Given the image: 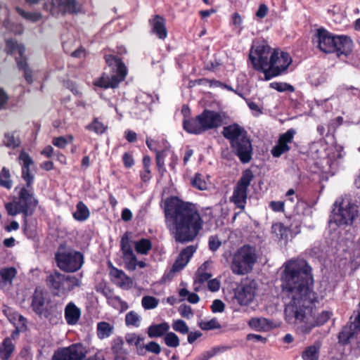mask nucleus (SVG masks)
<instances>
[{"instance_id": "50", "label": "nucleus", "mask_w": 360, "mask_h": 360, "mask_svg": "<svg viewBox=\"0 0 360 360\" xmlns=\"http://www.w3.org/2000/svg\"><path fill=\"white\" fill-rule=\"evenodd\" d=\"M172 326L173 330L179 333L185 335L189 332V328L188 325L184 321L181 319L173 321Z\"/></svg>"}, {"instance_id": "48", "label": "nucleus", "mask_w": 360, "mask_h": 360, "mask_svg": "<svg viewBox=\"0 0 360 360\" xmlns=\"http://www.w3.org/2000/svg\"><path fill=\"white\" fill-rule=\"evenodd\" d=\"M0 186L10 189L12 187L10 172L5 167L0 172Z\"/></svg>"}, {"instance_id": "13", "label": "nucleus", "mask_w": 360, "mask_h": 360, "mask_svg": "<svg viewBox=\"0 0 360 360\" xmlns=\"http://www.w3.org/2000/svg\"><path fill=\"white\" fill-rule=\"evenodd\" d=\"M44 9L52 15L76 13L79 11V6L76 0H51L44 4Z\"/></svg>"}, {"instance_id": "40", "label": "nucleus", "mask_w": 360, "mask_h": 360, "mask_svg": "<svg viewBox=\"0 0 360 360\" xmlns=\"http://www.w3.org/2000/svg\"><path fill=\"white\" fill-rule=\"evenodd\" d=\"M123 260L127 270L131 271L136 270L137 258L133 251L123 254Z\"/></svg>"}, {"instance_id": "9", "label": "nucleus", "mask_w": 360, "mask_h": 360, "mask_svg": "<svg viewBox=\"0 0 360 360\" xmlns=\"http://www.w3.org/2000/svg\"><path fill=\"white\" fill-rule=\"evenodd\" d=\"M272 49L265 42L254 44L249 53V59L255 70L264 73V79L269 65Z\"/></svg>"}, {"instance_id": "42", "label": "nucleus", "mask_w": 360, "mask_h": 360, "mask_svg": "<svg viewBox=\"0 0 360 360\" xmlns=\"http://www.w3.org/2000/svg\"><path fill=\"white\" fill-rule=\"evenodd\" d=\"M8 320L13 324L14 326H22V316L11 309H5L4 311Z\"/></svg>"}, {"instance_id": "12", "label": "nucleus", "mask_w": 360, "mask_h": 360, "mask_svg": "<svg viewBox=\"0 0 360 360\" xmlns=\"http://www.w3.org/2000/svg\"><path fill=\"white\" fill-rule=\"evenodd\" d=\"M269 65L266 73L265 80H270L283 73L292 62L288 53L279 50H272Z\"/></svg>"}, {"instance_id": "24", "label": "nucleus", "mask_w": 360, "mask_h": 360, "mask_svg": "<svg viewBox=\"0 0 360 360\" xmlns=\"http://www.w3.org/2000/svg\"><path fill=\"white\" fill-rule=\"evenodd\" d=\"M65 319L70 326L76 325L81 316V309L76 304L70 302L65 307Z\"/></svg>"}, {"instance_id": "60", "label": "nucleus", "mask_w": 360, "mask_h": 360, "mask_svg": "<svg viewBox=\"0 0 360 360\" xmlns=\"http://www.w3.org/2000/svg\"><path fill=\"white\" fill-rule=\"evenodd\" d=\"M143 338L140 336L136 335L134 333L132 334H128L126 336V340L127 342L130 345H135L136 346H138L139 343L143 341Z\"/></svg>"}, {"instance_id": "18", "label": "nucleus", "mask_w": 360, "mask_h": 360, "mask_svg": "<svg viewBox=\"0 0 360 360\" xmlns=\"http://www.w3.org/2000/svg\"><path fill=\"white\" fill-rule=\"evenodd\" d=\"M335 35L324 29H319L315 35L314 43L318 44L319 48L325 53H334V40Z\"/></svg>"}, {"instance_id": "61", "label": "nucleus", "mask_w": 360, "mask_h": 360, "mask_svg": "<svg viewBox=\"0 0 360 360\" xmlns=\"http://www.w3.org/2000/svg\"><path fill=\"white\" fill-rule=\"evenodd\" d=\"M214 313L222 312L224 310V304L220 300H214L211 306Z\"/></svg>"}, {"instance_id": "15", "label": "nucleus", "mask_w": 360, "mask_h": 360, "mask_svg": "<svg viewBox=\"0 0 360 360\" xmlns=\"http://www.w3.org/2000/svg\"><path fill=\"white\" fill-rule=\"evenodd\" d=\"M86 356V351L80 344L72 345L57 350L51 360H82Z\"/></svg>"}, {"instance_id": "64", "label": "nucleus", "mask_w": 360, "mask_h": 360, "mask_svg": "<svg viewBox=\"0 0 360 360\" xmlns=\"http://www.w3.org/2000/svg\"><path fill=\"white\" fill-rule=\"evenodd\" d=\"M269 206L275 212H282L284 210V202L283 201H271Z\"/></svg>"}, {"instance_id": "23", "label": "nucleus", "mask_w": 360, "mask_h": 360, "mask_svg": "<svg viewBox=\"0 0 360 360\" xmlns=\"http://www.w3.org/2000/svg\"><path fill=\"white\" fill-rule=\"evenodd\" d=\"M112 282L117 286L123 289H129L131 288L133 282L123 271L113 267L110 272Z\"/></svg>"}, {"instance_id": "49", "label": "nucleus", "mask_w": 360, "mask_h": 360, "mask_svg": "<svg viewBox=\"0 0 360 360\" xmlns=\"http://www.w3.org/2000/svg\"><path fill=\"white\" fill-rule=\"evenodd\" d=\"M73 136L68 135L67 136H58L53 139L52 143L59 148H64L69 143L72 142Z\"/></svg>"}, {"instance_id": "36", "label": "nucleus", "mask_w": 360, "mask_h": 360, "mask_svg": "<svg viewBox=\"0 0 360 360\" xmlns=\"http://www.w3.org/2000/svg\"><path fill=\"white\" fill-rule=\"evenodd\" d=\"M90 215V212L86 205L82 201L79 202L76 206V211L73 213L75 219L79 221L86 220Z\"/></svg>"}, {"instance_id": "21", "label": "nucleus", "mask_w": 360, "mask_h": 360, "mask_svg": "<svg viewBox=\"0 0 360 360\" xmlns=\"http://www.w3.org/2000/svg\"><path fill=\"white\" fill-rule=\"evenodd\" d=\"M333 46H334V53H336L338 56H347L352 51V41L347 36L335 35Z\"/></svg>"}, {"instance_id": "62", "label": "nucleus", "mask_w": 360, "mask_h": 360, "mask_svg": "<svg viewBox=\"0 0 360 360\" xmlns=\"http://www.w3.org/2000/svg\"><path fill=\"white\" fill-rule=\"evenodd\" d=\"M122 160L126 167H131L134 164V160L131 154L125 153L123 155Z\"/></svg>"}, {"instance_id": "11", "label": "nucleus", "mask_w": 360, "mask_h": 360, "mask_svg": "<svg viewBox=\"0 0 360 360\" xmlns=\"http://www.w3.org/2000/svg\"><path fill=\"white\" fill-rule=\"evenodd\" d=\"M33 310L41 316L51 319L58 313L56 305L49 304L48 293L40 288H36L32 297Z\"/></svg>"}, {"instance_id": "43", "label": "nucleus", "mask_w": 360, "mask_h": 360, "mask_svg": "<svg viewBox=\"0 0 360 360\" xmlns=\"http://www.w3.org/2000/svg\"><path fill=\"white\" fill-rule=\"evenodd\" d=\"M86 129L89 131H92L98 134H103L107 127L101 121L98 120V119L95 118L91 124L86 126Z\"/></svg>"}, {"instance_id": "47", "label": "nucleus", "mask_w": 360, "mask_h": 360, "mask_svg": "<svg viewBox=\"0 0 360 360\" xmlns=\"http://www.w3.org/2000/svg\"><path fill=\"white\" fill-rule=\"evenodd\" d=\"M199 327L203 330L221 328V325L217 319L214 318L209 321H201L198 323Z\"/></svg>"}, {"instance_id": "35", "label": "nucleus", "mask_w": 360, "mask_h": 360, "mask_svg": "<svg viewBox=\"0 0 360 360\" xmlns=\"http://www.w3.org/2000/svg\"><path fill=\"white\" fill-rule=\"evenodd\" d=\"M97 336L99 339H105L111 335L114 330V326L105 321L97 323Z\"/></svg>"}, {"instance_id": "38", "label": "nucleus", "mask_w": 360, "mask_h": 360, "mask_svg": "<svg viewBox=\"0 0 360 360\" xmlns=\"http://www.w3.org/2000/svg\"><path fill=\"white\" fill-rule=\"evenodd\" d=\"M231 347L229 346H217L212 348L211 349L206 351L201 354L196 358L195 360H209L210 358L214 356L217 354L224 352Z\"/></svg>"}, {"instance_id": "22", "label": "nucleus", "mask_w": 360, "mask_h": 360, "mask_svg": "<svg viewBox=\"0 0 360 360\" xmlns=\"http://www.w3.org/2000/svg\"><path fill=\"white\" fill-rule=\"evenodd\" d=\"M195 251V248L193 245H189L184 248L174 263L171 271L172 272H178L183 269L189 262Z\"/></svg>"}, {"instance_id": "52", "label": "nucleus", "mask_w": 360, "mask_h": 360, "mask_svg": "<svg viewBox=\"0 0 360 360\" xmlns=\"http://www.w3.org/2000/svg\"><path fill=\"white\" fill-rule=\"evenodd\" d=\"M24 78L28 84H32L38 79V72H34L24 62Z\"/></svg>"}, {"instance_id": "41", "label": "nucleus", "mask_w": 360, "mask_h": 360, "mask_svg": "<svg viewBox=\"0 0 360 360\" xmlns=\"http://www.w3.org/2000/svg\"><path fill=\"white\" fill-rule=\"evenodd\" d=\"M81 277H77L75 276H65V294L76 287H79L81 285Z\"/></svg>"}, {"instance_id": "19", "label": "nucleus", "mask_w": 360, "mask_h": 360, "mask_svg": "<svg viewBox=\"0 0 360 360\" xmlns=\"http://www.w3.org/2000/svg\"><path fill=\"white\" fill-rule=\"evenodd\" d=\"M200 116L205 131L217 128L223 124V117L221 115L217 112L205 110L200 114Z\"/></svg>"}, {"instance_id": "32", "label": "nucleus", "mask_w": 360, "mask_h": 360, "mask_svg": "<svg viewBox=\"0 0 360 360\" xmlns=\"http://www.w3.org/2000/svg\"><path fill=\"white\" fill-rule=\"evenodd\" d=\"M15 350V344L11 338H6L0 344V359L8 360Z\"/></svg>"}, {"instance_id": "17", "label": "nucleus", "mask_w": 360, "mask_h": 360, "mask_svg": "<svg viewBox=\"0 0 360 360\" xmlns=\"http://www.w3.org/2000/svg\"><path fill=\"white\" fill-rule=\"evenodd\" d=\"M65 275L54 271L46 278V284L54 295L61 296L65 295Z\"/></svg>"}, {"instance_id": "63", "label": "nucleus", "mask_w": 360, "mask_h": 360, "mask_svg": "<svg viewBox=\"0 0 360 360\" xmlns=\"http://www.w3.org/2000/svg\"><path fill=\"white\" fill-rule=\"evenodd\" d=\"M208 289L212 292H216L219 290L220 281L217 278L210 280L207 283Z\"/></svg>"}, {"instance_id": "20", "label": "nucleus", "mask_w": 360, "mask_h": 360, "mask_svg": "<svg viewBox=\"0 0 360 360\" xmlns=\"http://www.w3.org/2000/svg\"><path fill=\"white\" fill-rule=\"evenodd\" d=\"M295 134V131L293 129H290L280 136L278 143L271 150L274 157H280L282 154L290 150L288 143L292 142Z\"/></svg>"}, {"instance_id": "16", "label": "nucleus", "mask_w": 360, "mask_h": 360, "mask_svg": "<svg viewBox=\"0 0 360 360\" xmlns=\"http://www.w3.org/2000/svg\"><path fill=\"white\" fill-rule=\"evenodd\" d=\"M350 319L349 326L344 327L338 336L340 342L342 344H347L354 334L360 330V302Z\"/></svg>"}, {"instance_id": "54", "label": "nucleus", "mask_w": 360, "mask_h": 360, "mask_svg": "<svg viewBox=\"0 0 360 360\" xmlns=\"http://www.w3.org/2000/svg\"><path fill=\"white\" fill-rule=\"evenodd\" d=\"M270 86L273 89L280 92H293L295 90L294 87L292 85L283 82H272L270 84Z\"/></svg>"}, {"instance_id": "6", "label": "nucleus", "mask_w": 360, "mask_h": 360, "mask_svg": "<svg viewBox=\"0 0 360 360\" xmlns=\"http://www.w3.org/2000/svg\"><path fill=\"white\" fill-rule=\"evenodd\" d=\"M37 172V167L31 158L24 153V181L27 189L24 188V214H32L37 205V200L34 196L32 184Z\"/></svg>"}, {"instance_id": "53", "label": "nucleus", "mask_w": 360, "mask_h": 360, "mask_svg": "<svg viewBox=\"0 0 360 360\" xmlns=\"http://www.w3.org/2000/svg\"><path fill=\"white\" fill-rule=\"evenodd\" d=\"M124 341L122 338L118 337L115 338L112 342L111 349L116 354H122L124 353Z\"/></svg>"}, {"instance_id": "7", "label": "nucleus", "mask_w": 360, "mask_h": 360, "mask_svg": "<svg viewBox=\"0 0 360 360\" xmlns=\"http://www.w3.org/2000/svg\"><path fill=\"white\" fill-rule=\"evenodd\" d=\"M105 59L113 73L111 76L103 75L94 82V85L105 89L115 88L124 79L127 75V68L119 58L114 56H106Z\"/></svg>"}, {"instance_id": "27", "label": "nucleus", "mask_w": 360, "mask_h": 360, "mask_svg": "<svg viewBox=\"0 0 360 360\" xmlns=\"http://www.w3.org/2000/svg\"><path fill=\"white\" fill-rule=\"evenodd\" d=\"M18 198H14L11 202L6 204V211L11 216H15L22 212V188H18Z\"/></svg>"}, {"instance_id": "1", "label": "nucleus", "mask_w": 360, "mask_h": 360, "mask_svg": "<svg viewBox=\"0 0 360 360\" xmlns=\"http://www.w3.org/2000/svg\"><path fill=\"white\" fill-rule=\"evenodd\" d=\"M282 281L283 290L289 299L285 304V320L294 325L298 333L308 334L312 328L323 325L330 319L331 311H322L316 315L314 306L317 297L311 290V267L305 260L287 262Z\"/></svg>"}, {"instance_id": "51", "label": "nucleus", "mask_w": 360, "mask_h": 360, "mask_svg": "<svg viewBox=\"0 0 360 360\" xmlns=\"http://www.w3.org/2000/svg\"><path fill=\"white\" fill-rule=\"evenodd\" d=\"M191 184L193 187L201 191L207 189V182L200 174H195V177L191 180Z\"/></svg>"}, {"instance_id": "29", "label": "nucleus", "mask_w": 360, "mask_h": 360, "mask_svg": "<svg viewBox=\"0 0 360 360\" xmlns=\"http://www.w3.org/2000/svg\"><path fill=\"white\" fill-rule=\"evenodd\" d=\"M249 326L256 331H268L273 328V323L264 317L252 318L248 321Z\"/></svg>"}, {"instance_id": "58", "label": "nucleus", "mask_w": 360, "mask_h": 360, "mask_svg": "<svg viewBox=\"0 0 360 360\" xmlns=\"http://www.w3.org/2000/svg\"><path fill=\"white\" fill-rule=\"evenodd\" d=\"M221 245L217 236H212L209 238V248L212 251H216Z\"/></svg>"}, {"instance_id": "39", "label": "nucleus", "mask_w": 360, "mask_h": 360, "mask_svg": "<svg viewBox=\"0 0 360 360\" xmlns=\"http://www.w3.org/2000/svg\"><path fill=\"white\" fill-rule=\"evenodd\" d=\"M141 316L134 311H130L125 316V324L127 326L139 328L141 326Z\"/></svg>"}, {"instance_id": "44", "label": "nucleus", "mask_w": 360, "mask_h": 360, "mask_svg": "<svg viewBox=\"0 0 360 360\" xmlns=\"http://www.w3.org/2000/svg\"><path fill=\"white\" fill-rule=\"evenodd\" d=\"M158 299L153 296L146 295L141 300V305L146 310L153 309L158 307Z\"/></svg>"}, {"instance_id": "59", "label": "nucleus", "mask_w": 360, "mask_h": 360, "mask_svg": "<svg viewBox=\"0 0 360 360\" xmlns=\"http://www.w3.org/2000/svg\"><path fill=\"white\" fill-rule=\"evenodd\" d=\"M145 349L150 352L158 354L161 352V347L160 345L155 342H150L148 344L145 345Z\"/></svg>"}, {"instance_id": "26", "label": "nucleus", "mask_w": 360, "mask_h": 360, "mask_svg": "<svg viewBox=\"0 0 360 360\" xmlns=\"http://www.w3.org/2000/svg\"><path fill=\"white\" fill-rule=\"evenodd\" d=\"M200 115L195 118L184 119L183 121L184 129L190 134H200L204 132Z\"/></svg>"}, {"instance_id": "55", "label": "nucleus", "mask_w": 360, "mask_h": 360, "mask_svg": "<svg viewBox=\"0 0 360 360\" xmlns=\"http://www.w3.org/2000/svg\"><path fill=\"white\" fill-rule=\"evenodd\" d=\"M121 250L123 254L132 252V248L130 245L129 236L128 233L124 234L120 241Z\"/></svg>"}, {"instance_id": "46", "label": "nucleus", "mask_w": 360, "mask_h": 360, "mask_svg": "<svg viewBox=\"0 0 360 360\" xmlns=\"http://www.w3.org/2000/svg\"><path fill=\"white\" fill-rule=\"evenodd\" d=\"M165 345L169 347H177L180 345L179 337L173 332H167L164 336Z\"/></svg>"}, {"instance_id": "37", "label": "nucleus", "mask_w": 360, "mask_h": 360, "mask_svg": "<svg viewBox=\"0 0 360 360\" xmlns=\"http://www.w3.org/2000/svg\"><path fill=\"white\" fill-rule=\"evenodd\" d=\"M135 250L137 253L146 255L152 249V243L149 239L141 238L134 243Z\"/></svg>"}, {"instance_id": "33", "label": "nucleus", "mask_w": 360, "mask_h": 360, "mask_svg": "<svg viewBox=\"0 0 360 360\" xmlns=\"http://www.w3.org/2000/svg\"><path fill=\"white\" fill-rule=\"evenodd\" d=\"M6 50L8 54H15L18 52L19 57H16V63L19 69H21L22 67V48L17 44V42L13 39H7L6 40Z\"/></svg>"}, {"instance_id": "2", "label": "nucleus", "mask_w": 360, "mask_h": 360, "mask_svg": "<svg viewBox=\"0 0 360 360\" xmlns=\"http://www.w3.org/2000/svg\"><path fill=\"white\" fill-rule=\"evenodd\" d=\"M167 228L176 242L193 241L202 229L204 219L195 205L172 198L165 203Z\"/></svg>"}, {"instance_id": "25", "label": "nucleus", "mask_w": 360, "mask_h": 360, "mask_svg": "<svg viewBox=\"0 0 360 360\" xmlns=\"http://www.w3.org/2000/svg\"><path fill=\"white\" fill-rule=\"evenodd\" d=\"M152 32L156 34L159 39H165L167 36V31L165 27V21L160 15H155L149 20Z\"/></svg>"}, {"instance_id": "5", "label": "nucleus", "mask_w": 360, "mask_h": 360, "mask_svg": "<svg viewBox=\"0 0 360 360\" xmlns=\"http://www.w3.org/2000/svg\"><path fill=\"white\" fill-rule=\"evenodd\" d=\"M330 224L338 226L352 225L359 216V207L348 196L337 199L333 205Z\"/></svg>"}, {"instance_id": "3", "label": "nucleus", "mask_w": 360, "mask_h": 360, "mask_svg": "<svg viewBox=\"0 0 360 360\" xmlns=\"http://www.w3.org/2000/svg\"><path fill=\"white\" fill-rule=\"evenodd\" d=\"M223 136L230 141L233 150L243 163L249 162L252 158V148L246 131L234 124L224 127Z\"/></svg>"}, {"instance_id": "30", "label": "nucleus", "mask_w": 360, "mask_h": 360, "mask_svg": "<svg viewBox=\"0 0 360 360\" xmlns=\"http://www.w3.org/2000/svg\"><path fill=\"white\" fill-rule=\"evenodd\" d=\"M17 271L13 267L4 268L0 270V288L7 289L11 284Z\"/></svg>"}, {"instance_id": "14", "label": "nucleus", "mask_w": 360, "mask_h": 360, "mask_svg": "<svg viewBox=\"0 0 360 360\" xmlns=\"http://www.w3.org/2000/svg\"><path fill=\"white\" fill-rule=\"evenodd\" d=\"M257 294V284L254 281L238 286L234 291L233 302L240 306H247L254 300Z\"/></svg>"}, {"instance_id": "4", "label": "nucleus", "mask_w": 360, "mask_h": 360, "mask_svg": "<svg viewBox=\"0 0 360 360\" xmlns=\"http://www.w3.org/2000/svg\"><path fill=\"white\" fill-rule=\"evenodd\" d=\"M258 259L255 246L244 245L237 249L231 256L230 269L235 275L243 276L253 269Z\"/></svg>"}, {"instance_id": "34", "label": "nucleus", "mask_w": 360, "mask_h": 360, "mask_svg": "<svg viewBox=\"0 0 360 360\" xmlns=\"http://www.w3.org/2000/svg\"><path fill=\"white\" fill-rule=\"evenodd\" d=\"M321 346L320 342H316L314 345L307 347L302 352L303 360H318Z\"/></svg>"}, {"instance_id": "28", "label": "nucleus", "mask_w": 360, "mask_h": 360, "mask_svg": "<svg viewBox=\"0 0 360 360\" xmlns=\"http://www.w3.org/2000/svg\"><path fill=\"white\" fill-rule=\"evenodd\" d=\"M4 143L8 148H19L18 160L20 162L22 160V148H20L21 140L19 134L14 132L6 134Z\"/></svg>"}, {"instance_id": "10", "label": "nucleus", "mask_w": 360, "mask_h": 360, "mask_svg": "<svg viewBox=\"0 0 360 360\" xmlns=\"http://www.w3.org/2000/svg\"><path fill=\"white\" fill-rule=\"evenodd\" d=\"M253 174L250 169H246L233 188L230 201L241 210H244L248 198V188L253 179Z\"/></svg>"}, {"instance_id": "56", "label": "nucleus", "mask_w": 360, "mask_h": 360, "mask_svg": "<svg viewBox=\"0 0 360 360\" xmlns=\"http://www.w3.org/2000/svg\"><path fill=\"white\" fill-rule=\"evenodd\" d=\"M231 24L234 27L235 29H238L239 33H240V32L243 29V27H242V24H243L242 16L238 13H233L231 15Z\"/></svg>"}, {"instance_id": "8", "label": "nucleus", "mask_w": 360, "mask_h": 360, "mask_svg": "<svg viewBox=\"0 0 360 360\" xmlns=\"http://www.w3.org/2000/svg\"><path fill=\"white\" fill-rule=\"evenodd\" d=\"M55 258L58 266L66 272L77 271L84 264V256L80 252L63 245L59 247Z\"/></svg>"}, {"instance_id": "45", "label": "nucleus", "mask_w": 360, "mask_h": 360, "mask_svg": "<svg viewBox=\"0 0 360 360\" xmlns=\"http://www.w3.org/2000/svg\"><path fill=\"white\" fill-rule=\"evenodd\" d=\"M165 143V149H163L162 150H160L159 149V148H154V151L156 153V163H157V166L159 169V170L160 169H164V165H165V162H164V159H165V157L167 155V148H168V143L167 142Z\"/></svg>"}, {"instance_id": "57", "label": "nucleus", "mask_w": 360, "mask_h": 360, "mask_svg": "<svg viewBox=\"0 0 360 360\" xmlns=\"http://www.w3.org/2000/svg\"><path fill=\"white\" fill-rule=\"evenodd\" d=\"M179 312L182 317L188 319H190L193 316L191 307L187 305H181L179 308Z\"/></svg>"}, {"instance_id": "31", "label": "nucleus", "mask_w": 360, "mask_h": 360, "mask_svg": "<svg viewBox=\"0 0 360 360\" xmlns=\"http://www.w3.org/2000/svg\"><path fill=\"white\" fill-rule=\"evenodd\" d=\"M170 326L168 323L162 322L159 324H152L147 329V334L150 338H160L165 335Z\"/></svg>"}]
</instances>
